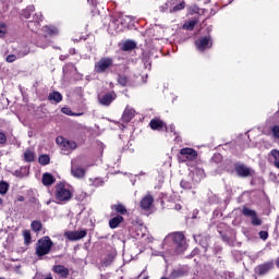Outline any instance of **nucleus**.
Segmentation results:
<instances>
[{
    "instance_id": "nucleus-22",
    "label": "nucleus",
    "mask_w": 279,
    "mask_h": 279,
    "mask_svg": "<svg viewBox=\"0 0 279 279\" xmlns=\"http://www.w3.org/2000/svg\"><path fill=\"white\" fill-rule=\"evenodd\" d=\"M120 49L122 51H134V49H136V41L132 39H126L124 43L121 44Z\"/></svg>"
},
{
    "instance_id": "nucleus-8",
    "label": "nucleus",
    "mask_w": 279,
    "mask_h": 279,
    "mask_svg": "<svg viewBox=\"0 0 279 279\" xmlns=\"http://www.w3.org/2000/svg\"><path fill=\"white\" fill-rule=\"evenodd\" d=\"M195 47L197 51H201V53H204L206 49H213V37L210 36L199 37L195 41Z\"/></svg>"
},
{
    "instance_id": "nucleus-39",
    "label": "nucleus",
    "mask_w": 279,
    "mask_h": 279,
    "mask_svg": "<svg viewBox=\"0 0 279 279\" xmlns=\"http://www.w3.org/2000/svg\"><path fill=\"white\" fill-rule=\"evenodd\" d=\"M214 162H221L223 160V156L221 154H215L211 158Z\"/></svg>"
},
{
    "instance_id": "nucleus-15",
    "label": "nucleus",
    "mask_w": 279,
    "mask_h": 279,
    "mask_svg": "<svg viewBox=\"0 0 279 279\" xmlns=\"http://www.w3.org/2000/svg\"><path fill=\"white\" fill-rule=\"evenodd\" d=\"M52 271L53 274H57L60 279H66L70 275L69 268H66L64 265H54L52 267Z\"/></svg>"
},
{
    "instance_id": "nucleus-33",
    "label": "nucleus",
    "mask_w": 279,
    "mask_h": 279,
    "mask_svg": "<svg viewBox=\"0 0 279 279\" xmlns=\"http://www.w3.org/2000/svg\"><path fill=\"white\" fill-rule=\"evenodd\" d=\"M61 112L63 114H68V117H82V113H73V110H71V108L69 107H63L61 109Z\"/></svg>"
},
{
    "instance_id": "nucleus-50",
    "label": "nucleus",
    "mask_w": 279,
    "mask_h": 279,
    "mask_svg": "<svg viewBox=\"0 0 279 279\" xmlns=\"http://www.w3.org/2000/svg\"><path fill=\"white\" fill-rule=\"evenodd\" d=\"M1 204H3V198H0V206H1Z\"/></svg>"
},
{
    "instance_id": "nucleus-3",
    "label": "nucleus",
    "mask_w": 279,
    "mask_h": 279,
    "mask_svg": "<svg viewBox=\"0 0 279 279\" xmlns=\"http://www.w3.org/2000/svg\"><path fill=\"white\" fill-rule=\"evenodd\" d=\"M180 155L178 156L179 162H193L197 160V150L195 148L185 147L180 149Z\"/></svg>"
},
{
    "instance_id": "nucleus-21",
    "label": "nucleus",
    "mask_w": 279,
    "mask_h": 279,
    "mask_svg": "<svg viewBox=\"0 0 279 279\" xmlns=\"http://www.w3.org/2000/svg\"><path fill=\"white\" fill-rule=\"evenodd\" d=\"M41 182L44 186H51V184H56V177L49 172H45L43 174Z\"/></svg>"
},
{
    "instance_id": "nucleus-51",
    "label": "nucleus",
    "mask_w": 279,
    "mask_h": 279,
    "mask_svg": "<svg viewBox=\"0 0 279 279\" xmlns=\"http://www.w3.org/2000/svg\"><path fill=\"white\" fill-rule=\"evenodd\" d=\"M171 132H173V126L170 128Z\"/></svg>"
},
{
    "instance_id": "nucleus-2",
    "label": "nucleus",
    "mask_w": 279,
    "mask_h": 279,
    "mask_svg": "<svg viewBox=\"0 0 279 279\" xmlns=\"http://www.w3.org/2000/svg\"><path fill=\"white\" fill-rule=\"evenodd\" d=\"M51 247H53V241L48 235L43 236L36 243L35 254L38 258H43V256H47V254L51 253Z\"/></svg>"
},
{
    "instance_id": "nucleus-53",
    "label": "nucleus",
    "mask_w": 279,
    "mask_h": 279,
    "mask_svg": "<svg viewBox=\"0 0 279 279\" xmlns=\"http://www.w3.org/2000/svg\"><path fill=\"white\" fill-rule=\"evenodd\" d=\"M1 279V278H0Z\"/></svg>"
},
{
    "instance_id": "nucleus-20",
    "label": "nucleus",
    "mask_w": 279,
    "mask_h": 279,
    "mask_svg": "<svg viewBox=\"0 0 279 279\" xmlns=\"http://www.w3.org/2000/svg\"><path fill=\"white\" fill-rule=\"evenodd\" d=\"M136 117V111L132 108H126L122 114L123 123H130Z\"/></svg>"
},
{
    "instance_id": "nucleus-36",
    "label": "nucleus",
    "mask_w": 279,
    "mask_h": 279,
    "mask_svg": "<svg viewBox=\"0 0 279 279\" xmlns=\"http://www.w3.org/2000/svg\"><path fill=\"white\" fill-rule=\"evenodd\" d=\"M271 134H272V137L276 138V141H279V125H274L271 128Z\"/></svg>"
},
{
    "instance_id": "nucleus-17",
    "label": "nucleus",
    "mask_w": 279,
    "mask_h": 279,
    "mask_svg": "<svg viewBox=\"0 0 279 279\" xmlns=\"http://www.w3.org/2000/svg\"><path fill=\"white\" fill-rule=\"evenodd\" d=\"M88 234V231L81 230V231H71L66 234V239L69 241H80L81 239H84Z\"/></svg>"
},
{
    "instance_id": "nucleus-40",
    "label": "nucleus",
    "mask_w": 279,
    "mask_h": 279,
    "mask_svg": "<svg viewBox=\"0 0 279 279\" xmlns=\"http://www.w3.org/2000/svg\"><path fill=\"white\" fill-rule=\"evenodd\" d=\"M8 143V136H5V133L0 132V145H5Z\"/></svg>"
},
{
    "instance_id": "nucleus-5",
    "label": "nucleus",
    "mask_w": 279,
    "mask_h": 279,
    "mask_svg": "<svg viewBox=\"0 0 279 279\" xmlns=\"http://www.w3.org/2000/svg\"><path fill=\"white\" fill-rule=\"evenodd\" d=\"M234 170L238 178H252L256 173L254 169L247 167L245 163H234Z\"/></svg>"
},
{
    "instance_id": "nucleus-24",
    "label": "nucleus",
    "mask_w": 279,
    "mask_h": 279,
    "mask_svg": "<svg viewBox=\"0 0 279 279\" xmlns=\"http://www.w3.org/2000/svg\"><path fill=\"white\" fill-rule=\"evenodd\" d=\"M34 160H36V153L32 148H26L24 151V161L34 162Z\"/></svg>"
},
{
    "instance_id": "nucleus-19",
    "label": "nucleus",
    "mask_w": 279,
    "mask_h": 279,
    "mask_svg": "<svg viewBox=\"0 0 279 279\" xmlns=\"http://www.w3.org/2000/svg\"><path fill=\"white\" fill-rule=\"evenodd\" d=\"M123 221H125L123 216H121V215L113 216L109 220V228H111V230H117V228H119V226H121V223H123Z\"/></svg>"
},
{
    "instance_id": "nucleus-9",
    "label": "nucleus",
    "mask_w": 279,
    "mask_h": 279,
    "mask_svg": "<svg viewBox=\"0 0 279 279\" xmlns=\"http://www.w3.org/2000/svg\"><path fill=\"white\" fill-rule=\"evenodd\" d=\"M56 143L57 145H60V147L64 149V151H71L73 149H77V143H75V141L64 138L63 136H58L56 138Z\"/></svg>"
},
{
    "instance_id": "nucleus-38",
    "label": "nucleus",
    "mask_w": 279,
    "mask_h": 279,
    "mask_svg": "<svg viewBox=\"0 0 279 279\" xmlns=\"http://www.w3.org/2000/svg\"><path fill=\"white\" fill-rule=\"evenodd\" d=\"M258 236H259V239H262V241H267V239H269V232H267V231H259L258 232Z\"/></svg>"
},
{
    "instance_id": "nucleus-49",
    "label": "nucleus",
    "mask_w": 279,
    "mask_h": 279,
    "mask_svg": "<svg viewBox=\"0 0 279 279\" xmlns=\"http://www.w3.org/2000/svg\"><path fill=\"white\" fill-rule=\"evenodd\" d=\"M44 279H53V277L51 275H48L46 278Z\"/></svg>"
},
{
    "instance_id": "nucleus-32",
    "label": "nucleus",
    "mask_w": 279,
    "mask_h": 279,
    "mask_svg": "<svg viewBox=\"0 0 279 279\" xmlns=\"http://www.w3.org/2000/svg\"><path fill=\"white\" fill-rule=\"evenodd\" d=\"M186 8V2L184 0H181L178 4H175L172 9H170V12H180V10H184Z\"/></svg>"
},
{
    "instance_id": "nucleus-27",
    "label": "nucleus",
    "mask_w": 279,
    "mask_h": 279,
    "mask_svg": "<svg viewBox=\"0 0 279 279\" xmlns=\"http://www.w3.org/2000/svg\"><path fill=\"white\" fill-rule=\"evenodd\" d=\"M117 82L120 86L125 88V86H128L129 78L124 74H118Z\"/></svg>"
},
{
    "instance_id": "nucleus-7",
    "label": "nucleus",
    "mask_w": 279,
    "mask_h": 279,
    "mask_svg": "<svg viewBox=\"0 0 279 279\" xmlns=\"http://www.w3.org/2000/svg\"><path fill=\"white\" fill-rule=\"evenodd\" d=\"M242 215L251 218L252 226H263V219L258 217V214L254 209H250L247 206L242 207Z\"/></svg>"
},
{
    "instance_id": "nucleus-43",
    "label": "nucleus",
    "mask_w": 279,
    "mask_h": 279,
    "mask_svg": "<svg viewBox=\"0 0 279 279\" xmlns=\"http://www.w3.org/2000/svg\"><path fill=\"white\" fill-rule=\"evenodd\" d=\"M31 32H36V29L40 28V22H37V24H32V26H27Z\"/></svg>"
},
{
    "instance_id": "nucleus-18",
    "label": "nucleus",
    "mask_w": 279,
    "mask_h": 279,
    "mask_svg": "<svg viewBox=\"0 0 279 279\" xmlns=\"http://www.w3.org/2000/svg\"><path fill=\"white\" fill-rule=\"evenodd\" d=\"M153 204H154V196H151V194H147L142 198L140 206L142 210H149Z\"/></svg>"
},
{
    "instance_id": "nucleus-30",
    "label": "nucleus",
    "mask_w": 279,
    "mask_h": 279,
    "mask_svg": "<svg viewBox=\"0 0 279 279\" xmlns=\"http://www.w3.org/2000/svg\"><path fill=\"white\" fill-rule=\"evenodd\" d=\"M270 156L274 158V166L279 169V150L278 149H272L270 151Z\"/></svg>"
},
{
    "instance_id": "nucleus-44",
    "label": "nucleus",
    "mask_w": 279,
    "mask_h": 279,
    "mask_svg": "<svg viewBox=\"0 0 279 279\" xmlns=\"http://www.w3.org/2000/svg\"><path fill=\"white\" fill-rule=\"evenodd\" d=\"M87 3H89V5H93V8H97L99 0H87Z\"/></svg>"
},
{
    "instance_id": "nucleus-29",
    "label": "nucleus",
    "mask_w": 279,
    "mask_h": 279,
    "mask_svg": "<svg viewBox=\"0 0 279 279\" xmlns=\"http://www.w3.org/2000/svg\"><path fill=\"white\" fill-rule=\"evenodd\" d=\"M36 8L34 5H28L26 9L22 11V16L24 19H29L32 16V12H35Z\"/></svg>"
},
{
    "instance_id": "nucleus-25",
    "label": "nucleus",
    "mask_w": 279,
    "mask_h": 279,
    "mask_svg": "<svg viewBox=\"0 0 279 279\" xmlns=\"http://www.w3.org/2000/svg\"><path fill=\"white\" fill-rule=\"evenodd\" d=\"M38 23H43V13H35L33 15V20L27 22V27H32V25H38Z\"/></svg>"
},
{
    "instance_id": "nucleus-11",
    "label": "nucleus",
    "mask_w": 279,
    "mask_h": 279,
    "mask_svg": "<svg viewBox=\"0 0 279 279\" xmlns=\"http://www.w3.org/2000/svg\"><path fill=\"white\" fill-rule=\"evenodd\" d=\"M77 162H80V159L72 160L71 174L73 175V178L82 180V178H86V169L80 168V166H77Z\"/></svg>"
},
{
    "instance_id": "nucleus-48",
    "label": "nucleus",
    "mask_w": 279,
    "mask_h": 279,
    "mask_svg": "<svg viewBox=\"0 0 279 279\" xmlns=\"http://www.w3.org/2000/svg\"><path fill=\"white\" fill-rule=\"evenodd\" d=\"M17 202H25V197L24 196H19Z\"/></svg>"
},
{
    "instance_id": "nucleus-4",
    "label": "nucleus",
    "mask_w": 279,
    "mask_h": 279,
    "mask_svg": "<svg viewBox=\"0 0 279 279\" xmlns=\"http://www.w3.org/2000/svg\"><path fill=\"white\" fill-rule=\"evenodd\" d=\"M172 241L175 245V250L178 254H182L186 250V236H184V232L178 231L172 234Z\"/></svg>"
},
{
    "instance_id": "nucleus-37",
    "label": "nucleus",
    "mask_w": 279,
    "mask_h": 279,
    "mask_svg": "<svg viewBox=\"0 0 279 279\" xmlns=\"http://www.w3.org/2000/svg\"><path fill=\"white\" fill-rule=\"evenodd\" d=\"M28 53H29V49L23 48L17 52V58H25V56H28Z\"/></svg>"
},
{
    "instance_id": "nucleus-42",
    "label": "nucleus",
    "mask_w": 279,
    "mask_h": 279,
    "mask_svg": "<svg viewBox=\"0 0 279 279\" xmlns=\"http://www.w3.org/2000/svg\"><path fill=\"white\" fill-rule=\"evenodd\" d=\"M5 60L9 63L16 62V54H9V56H7Z\"/></svg>"
},
{
    "instance_id": "nucleus-45",
    "label": "nucleus",
    "mask_w": 279,
    "mask_h": 279,
    "mask_svg": "<svg viewBox=\"0 0 279 279\" xmlns=\"http://www.w3.org/2000/svg\"><path fill=\"white\" fill-rule=\"evenodd\" d=\"M178 3V0H170L166 3V5H175Z\"/></svg>"
},
{
    "instance_id": "nucleus-23",
    "label": "nucleus",
    "mask_w": 279,
    "mask_h": 279,
    "mask_svg": "<svg viewBox=\"0 0 279 279\" xmlns=\"http://www.w3.org/2000/svg\"><path fill=\"white\" fill-rule=\"evenodd\" d=\"M63 97L60 92H52L48 95V101H51V104H60L62 101Z\"/></svg>"
},
{
    "instance_id": "nucleus-34",
    "label": "nucleus",
    "mask_w": 279,
    "mask_h": 279,
    "mask_svg": "<svg viewBox=\"0 0 279 279\" xmlns=\"http://www.w3.org/2000/svg\"><path fill=\"white\" fill-rule=\"evenodd\" d=\"M195 25H197V21L192 20L183 25V29H187L189 32H193L195 29Z\"/></svg>"
},
{
    "instance_id": "nucleus-31",
    "label": "nucleus",
    "mask_w": 279,
    "mask_h": 279,
    "mask_svg": "<svg viewBox=\"0 0 279 279\" xmlns=\"http://www.w3.org/2000/svg\"><path fill=\"white\" fill-rule=\"evenodd\" d=\"M10 191V183L0 181V195H5Z\"/></svg>"
},
{
    "instance_id": "nucleus-52",
    "label": "nucleus",
    "mask_w": 279,
    "mask_h": 279,
    "mask_svg": "<svg viewBox=\"0 0 279 279\" xmlns=\"http://www.w3.org/2000/svg\"><path fill=\"white\" fill-rule=\"evenodd\" d=\"M195 252H197V248H195V250L193 251V253H195Z\"/></svg>"
},
{
    "instance_id": "nucleus-26",
    "label": "nucleus",
    "mask_w": 279,
    "mask_h": 279,
    "mask_svg": "<svg viewBox=\"0 0 279 279\" xmlns=\"http://www.w3.org/2000/svg\"><path fill=\"white\" fill-rule=\"evenodd\" d=\"M38 162L39 165H41V167H47V165H49V162H51V157H49V155H40L38 158Z\"/></svg>"
},
{
    "instance_id": "nucleus-47",
    "label": "nucleus",
    "mask_w": 279,
    "mask_h": 279,
    "mask_svg": "<svg viewBox=\"0 0 279 279\" xmlns=\"http://www.w3.org/2000/svg\"><path fill=\"white\" fill-rule=\"evenodd\" d=\"M180 184H181L182 189H186V184H187L186 181H181Z\"/></svg>"
},
{
    "instance_id": "nucleus-41",
    "label": "nucleus",
    "mask_w": 279,
    "mask_h": 279,
    "mask_svg": "<svg viewBox=\"0 0 279 279\" xmlns=\"http://www.w3.org/2000/svg\"><path fill=\"white\" fill-rule=\"evenodd\" d=\"M5 36V23H0V38Z\"/></svg>"
},
{
    "instance_id": "nucleus-6",
    "label": "nucleus",
    "mask_w": 279,
    "mask_h": 279,
    "mask_svg": "<svg viewBox=\"0 0 279 279\" xmlns=\"http://www.w3.org/2000/svg\"><path fill=\"white\" fill-rule=\"evenodd\" d=\"M112 64H113L112 58H110V57H102L95 64V72L96 73H108V71L112 66Z\"/></svg>"
},
{
    "instance_id": "nucleus-12",
    "label": "nucleus",
    "mask_w": 279,
    "mask_h": 279,
    "mask_svg": "<svg viewBox=\"0 0 279 279\" xmlns=\"http://www.w3.org/2000/svg\"><path fill=\"white\" fill-rule=\"evenodd\" d=\"M149 128L153 130H157L158 132H169V128L165 121L160 120L159 118H154L149 122Z\"/></svg>"
},
{
    "instance_id": "nucleus-1",
    "label": "nucleus",
    "mask_w": 279,
    "mask_h": 279,
    "mask_svg": "<svg viewBox=\"0 0 279 279\" xmlns=\"http://www.w3.org/2000/svg\"><path fill=\"white\" fill-rule=\"evenodd\" d=\"M54 197L57 202L66 204V202H71V199H73V193L71 190L66 189V184H64V182H59L54 186Z\"/></svg>"
},
{
    "instance_id": "nucleus-10",
    "label": "nucleus",
    "mask_w": 279,
    "mask_h": 279,
    "mask_svg": "<svg viewBox=\"0 0 279 279\" xmlns=\"http://www.w3.org/2000/svg\"><path fill=\"white\" fill-rule=\"evenodd\" d=\"M117 99V92L116 90H109L102 94L101 96H98V104L100 106L108 107Z\"/></svg>"
},
{
    "instance_id": "nucleus-35",
    "label": "nucleus",
    "mask_w": 279,
    "mask_h": 279,
    "mask_svg": "<svg viewBox=\"0 0 279 279\" xmlns=\"http://www.w3.org/2000/svg\"><path fill=\"white\" fill-rule=\"evenodd\" d=\"M24 236V243L26 245H29V243H32V233L29 232V230H25L23 233Z\"/></svg>"
},
{
    "instance_id": "nucleus-28",
    "label": "nucleus",
    "mask_w": 279,
    "mask_h": 279,
    "mask_svg": "<svg viewBox=\"0 0 279 279\" xmlns=\"http://www.w3.org/2000/svg\"><path fill=\"white\" fill-rule=\"evenodd\" d=\"M33 232H40L43 230V222L39 220H33L31 223Z\"/></svg>"
},
{
    "instance_id": "nucleus-46",
    "label": "nucleus",
    "mask_w": 279,
    "mask_h": 279,
    "mask_svg": "<svg viewBox=\"0 0 279 279\" xmlns=\"http://www.w3.org/2000/svg\"><path fill=\"white\" fill-rule=\"evenodd\" d=\"M174 210H182V205L175 204L174 205Z\"/></svg>"
},
{
    "instance_id": "nucleus-14",
    "label": "nucleus",
    "mask_w": 279,
    "mask_h": 279,
    "mask_svg": "<svg viewBox=\"0 0 279 279\" xmlns=\"http://www.w3.org/2000/svg\"><path fill=\"white\" fill-rule=\"evenodd\" d=\"M41 32L44 34V38H53V36H58V34H60V31L53 25L43 26Z\"/></svg>"
},
{
    "instance_id": "nucleus-16",
    "label": "nucleus",
    "mask_w": 279,
    "mask_h": 279,
    "mask_svg": "<svg viewBox=\"0 0 279 279\" xmlns=\"http://www.w3.org/2000/svg\"><path fill=\"white\" fill-rule=\"evenodd\" d=\"M111 217H114V215H120L121 217H123V215H128V208L121 203L111 205Z\"/></svg>"
},
{
    "instance_id": "nucleus-13",
    "label": "nucleus",
    "mask_w": 279,
    "mask_h": 279,
    "mask_svg": "<svg viewBox=\"0 0 279 279\" xmlns=\"http://www.w3.org/2000/svg\"><path fill=\"white\" fill-rule=\"evenodd\" d=\"M271 269H274V263L266 262V263L255 267V274L257 276H265V274H269V271H271Z\"/></svg>"
}]
</instances>
